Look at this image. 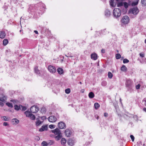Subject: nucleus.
<instances>
[{
	"label": "nucleus",
	"instance_id": "obj_1",
	"mask_svg": "<svg viewBox=\"0 0 146 146\" xmlns=\"http://www.w3.org/2000/svg\"><path fill=\"white\" fill-rule=\"evenodd\" d=\"M125 85L127 88V90L131 91L133 86V83L132 81L130 79H128L126 81Z\"/></svg>",
	"mask_w": 146,
	"mask_h": 146
},
{
	"label": "nucleus",
	"instance_id": "obj_2",
	"mask_svg": "<svg viewBox=\"0 0 146 146\" xmlns=\"http://www.w3.org/2000/svg\"><path fill=\"white\" fill-rule=\"evenodd\" d=\"M121 10L117 8L114 9L113 11V15L115 18L117 19L121 16Z\"/></svg>",
	"mask_w": 146,
	"mask_h": 146
},
{
	"label": "nucleus",
	"instance_id": "obj_3",
	"mask_svg": "<svg viewBox=\"0 0 146 146\" xmlns=\"http://www.w3.org/2000/svg\"><path fill=\"white\" fill-rule=\"evenodd\" d=\"M45 9V5L43 4H41L40 5V7L35 11L36 13L37 12L39 15L40 16V15L44 13Z\"/></svg>",
	"mask_w": 146,
	"mask_h": 146
},
{
	"label": "nucleus",
	"instance_id": "obj_4",
	"mask_svg": "<svg viewBox=\"0 0 146 146\" xmlns=\"http://www.w3.org/2000/svg\"><path fill=\"white\" fill-rule=\"evenodd\" d=\"M139 10L137 7H135L130 9L129 11V13L134 15H137L139 12Z\"/></svg>",
	"mask_w": 146,
	"mask_h": 146
},
{
	"label": "nucleus",
	"instance_id": "obj_5",
	"mask_svg": "<svg viewBox=\"0 0 146 146\" xmlns=\"http://www.w3.org/2000/svg\"><path fill=\"white\" fill-rule=\"evenodd\" d=\"M129 18L127 15L123 16L121 20L122 23L124 25L127 24L129 23Z\"/></svg>",
	"mask_w": 146,
	"mask_h": 146
},
{
	"label": "nucleus",
	"instance_id": "obj_6",
	"mask_svg": "<svg viewBox=\"0 0 146 146\" xmlns=\"http://www.w3.org/2000/svg\"><path fill=\"white\" fill-rule=\"evenodd\" d=\"M48 71L52 73H54L56 71V68L55 66L51 65L48 66Z\"/></svg>",
	"mask_w": 146,
	"mask_h": 146
},
{
	"label": "nucleus",
	"instance_id": "obj_7",
	"mask_svg": "<svg viewBox=\"0 0 146 146\" xmlns=\"http://www.w3.org/2000/svg\"><path fill=\"white\" fill-rule=\"evenodd\" d=\"M38 108L36 106H32L30 108V111L31 113H35L38 111Z\"/></svg>",
	"mask_w": 146,
	"mask_h": 146
},
{
	"label": "nucleus",
	"instance_id": "obj_8",
	"mask_svg": "<svg viewBox=\"0 0 146 146\" xmlns=\"http://www.w3.org/2000/svg\"><path fill=\"white\" fill-rule=\"evenodd\" d=\"M58 126L60 129H63L66 128L65 124L62 121H61L58 123Z\"/></svg>",
	"mask_w": 146,
	"mask_h": 146
},
{
	"label": "nucleus",
	"instance_id": "obj_9",
	"mask_svg": "<svg viewBox=\"0 0 146 146\" xmlns=\"http://www.w3.org/2000/svg\"><path fill=\"white\" fill-rule=\"evenodd\" d=\"M48 120L50 122H54L56 121L57 119L55 116L52 115L48 117Z\"/></svg>",
	"mask_w": 146,
	"mask_h": 146
},
{
	"label": "nucleus",
	"instance_id": "obj_10",
	"mask_svg": "<svg viewBox=\"0 0 146 146\" xmlns=\"http://www.w3.org/2000/svg\"><path fill=\"white\" fill-rule=\"evenodd\" d=\"M65 135L67 137H69L72 134V131L71 129H67L65 131Z\"/></svg>",
	"mask_w": 146,
	"mask_h": 146
},
{
	"label": "nucleus",
	"instance_id": "obj_11",
	"mask_svg": "<svg viewBox=\"0 0 146 146\" xmlns=\"http://www.w3.org/2000/svg\"><path fill=\"white\" fill-rule=\"evenodd\" d=\"M123 4H124V7H125V8H123V12H124L125 13L127 11V8L128 7V4L127 2H124L123 3ZM122 8L121 7V11H122Z\"/></svg>",
	"mask_w": 146,
	"mask_h": 146
},
{
	"label": "nucleus",
	"instance_id": "obj_12",
	"mask_svg": "<svg viewBox=\"0 0 146 146\" xmlns=\"http://www.w3.org/2000/svg\"><path fill=\"white\" fill-rule=\"evenodd\" d=\"M68 144L71 146L74 145L75 143V140L72 139H69L68 140Z\"/></svg>",
	"mask_w": 146,
	"mask_h": 146
},
{
	"label": "nucleus",
	"instance_id": "obj_13",
	"mask_svg": "<svg viewBox=\"0 0 146 146\" xmlns=\"http://www.w3.org/2000/svg\"><path fill=\"white\" fill-rule=\"evenodd\" d=\"M52 132L56 135L61 133L60 130L58 128H56L55 129L52 130Z\"/></svg>",
	"mask_w": 146,
	"mask_h": 146
},
{
	"label": "nucleus",
	"instance_id": "obj_14",
	"mask_svg": "<svg viewBox=\"0 0 146 146\" xmlns=\"http://www.w3.org/2000/svg\"><path fill=\"white\" fill-rule=\"evenodd\" d=\"M7 99V96L3 94H2L1 95L0 97V101L2 102H5Z\"/></svg>",
	"mask_w": 146,
	"mask_h": 146
},
{
	"label": "nucleus",
	"instance_id": "obj_15",
	"mask_svg": "<svg viewBox=\"0 0 146 146\" xmlns=\"http://www.w3.org/2000/svg\"><path fill=\"white\" fill-rule=\"evenodd\" d=\"M47 128L48 127L47 125H43L39 129V131L42 132L45 130H47Z\"/></svg>",
	"mask_w": 146,
	"mask_h": 146
},
{
	"label": "nucleus",
	"instance_id": "obj_16",
	"mask_svg": "<svg viewBox=\"0 0 146 146\" xmlns=\"http://www.w3.org/2000/svg\"><path fill=\"white\" fill-rule=\"evenodd\" d=\"M91 58L94 60H96L97 59V55L96 53L92 54L91 55Z\"/></svg>",
	"mask_w": 146,
	"mask_h": 146
},
{
	"label": "nucleus",
	"instance_id": "obj_17",
	"mask_svg": "<svg viewBox=\"0 0 146 146\" xmlns=\"http://www.w3.org/2000/svg\"><path fill=\"white\" fill-rule=\"evenodd\" d=\"M5 33L4 31H2L0 32V38H3L5 37Z\"/></svg>",
	"mask_w": 146,
	"mask_h": 146
},
{
	"label": "nucleus",
	"instance_id": "obj_18",
	"mask_svg": "<svg viewBox=\"0 0 146 146\" xmlns=\"http://www.w3.org/2000/svg\"><path fill=\"white\" fill-rule=\"evenodd\" d=\"M105 14L106 17H108L111 15L110 11L108 9L106 10L105 11Z\"/></svg>",
	"mask_w": 146,
	"mask_h": 146
},
{
	"label": "nucleus",
	"instance_id": "obj_19",
	"mask_svg": "<svg viewBox=\"0 0 146 146\" xmlns=\"http://www.w3.org/2000/svg\"><path fill=\"white\" fill-rule=\"evenodd\" d=\"M12 122L13 123V124L16 125L19 123V121L17 118H13L12 119Z\"/></svg>",
	"mask_w": 146,
	"mask_h": 146
},
{
	"label": "nucleus",
	"instance_id": "obj_20",
	"mask_svg": "<svg viewBox=\"0 0 146 146\" xmlns=\"http://www.w3.org/2000/svg\"><path fill=\"white\" fill-rule=\"evenodd\" d=\"M34 70L35 72L39 76H40L41 74H40V71L38 69V67H36L35 68Z\"/></svg>",
	"mask_w": 146,
	"mask_h": 146
},
{
	"label": "nucleus",
	"instance_id": "obj_21",
	"mask_svg": "<svg viewBox=\"0 0 146 146\" xmlns=\"http://www.w3.org/2000/svg\"><path fill=\"white\" fill-rule=\"evenodd\" d=\"M62 137V134L60 133L57 135L56 136L55 138L56 140L58 141L61 139Z\"/></svg>",
	"mask_w": 146,
	"mask_h": 146
},
{
	"label": "nucleus",
	"instance_id": "obj_22",
	"mask_svg": "<svg viewBox=\"0 0 146 146\" xmlns=\"http://www.w3.org/2000/svg\"><path fill=\"white\" fill-rule=\"evenodd\" d=\"M57 71L60 74H62L63 73V70L61 68H58L57 70Z\"/></svg>",
	"mask_w": 146,
	"mask_h": 146
},
{
	"label": "nucleus",
	"instance_id": "obj_23",
	"mask_svg": "<svg viewBox=\"0 0 146 146\" xmlns=\"http://www.w3.org/2000/svg\"><path fill=\"white\" fill-rule=\"evenodd\" d=\"M121 70L123 72H126L127 70V67L124 65H123L121 68Z\"/></svg>",
	"mask_w": 146,
	"mask_h": 146
},
{
	"label": "nucleus",
	"instance_id": "obj_24",
	"mask_svg": "<svg viewBox=\"0 0 146 146\" xmlns=\"http://www.w3.org/2000/svg\"><path fill=\"white\" fill-rule=\"evenodd\" d=\"M94 94L92 92H90L88 94V96L90 98H92L94 97Z\"/></svg>",
	"mask_w": 146,
	"mask_h": 146
},
{
	"label": "nucleus",
	"instance_id": "obj_25",
	"mask_svg": "<svg viewBox=\"0 0 146 146\" xmlns=\"http://www.w3.org/2000/svg\"><path fill=\"white\" fill-rule=\"evenodd\" d=\"M25 114L26 115V116L27 117H29L30 115H31V113L29 111H27L24 112Z\"/></svg>",
	"mask_w": 146,
	"mask_h": 146
},
{
	"label": "nucleus",
	"instance_id": "obj_26",
	"mask_svg": "<svg viewBox=\"0 0 146 146\" xmlns=\"http://www.w3.org/2000/svg\"><path fill=\"white\" fill-rule=\"evenodd\" d=\"M40 111L42 113H44L46 112V109L45 107H42Z\"/></svg>",
	"mask_w": 146,
	"mask_h": 146
},
{
	"label": "nucleus",
	"instance_id": "obj_27",
	"mask_svg": "<svg viewBox=\"0 0 146 146\" xmlns=\"http://www.w3.org/2000/svg\"><path fill=\"white\" fill-rule=\"evenodd\" d=\"M15 109L16 110H19L20 109H21V105H19V106L16 105L15 106Z\"/></svg>",
	"mask_w": 146,
	"mask_h": 146
},
{
	"label": "nucleus",
	"instance_id": "obj_28",
	"mask_svg": "<svg viewBox=\"0 0 146 146\" xmlns=\"http://www.w3.org/2000/svg\"><path fill=\"white\" fill-rule=\"evenodd\" d=\"M66 140L65 138H62L61 141V143L62 145L64 144L66 142Z\"/></svg>",
	"mask_w": 146,
	"mask_h": 146
},
{
	"label": "nucleus",
	"instance_id": "obj_29",
	"mask_svg": "<svg viewBox=\"0 0 146 146\" xmlns=\"http://www.w3.org/2000/svg\"><path fill=\"white\" fill-rule=\"evenodd\" d=\"M94 106L95 108L96 109H97L99 108L100 106V105L99 104L97 103H95L94 104Z\"/></svg>",
	"mask_w": 146,
	"mask_h": 146
},
{
	"label": "nucleus",
	"instance_id": "obj_30",
	"mask_svg": "<svg viewBox=\"0 0 146 146\" xmlns=\"http://www.w3.org/2000/svg\"><path fill=\"white\" fill-rule=\"evenodd\" d=\"M110 4L111 6L113 7H114L115 6V4L114 3L113 0H110Z\"/></svg>",
	"mask_w": 146,
	"mask_h": 146
},
{
	"label": "nucleus",
	"instance_id": "obj_31",
	"mask_svg": "<svg viewBox=\"0 0 146 146\" xmlns=\"http://www.w3.org/2000/svg\"><path fill=\"white\" fill-rule=\"evenodd\" d=\"M8 41L7 39H4L3 41V44L4 45H6L8 43Z\"/></svg>",
	"mask_w": 146,
	"mask_h": 146
},
{
	"label": "nucleus",
	"instance_id": "obj_32",
	"mask_svg": "<svg viewBox=\"0 0 146 146\" xmlns=\"http://www.w3.org/2000/svg\"><path fill=\"white\" fill-rule=\"evenodd\" d=\"M41 145L42 146H48V144L45 141H43L41 143Z\"/></svg>",
	"mask_w": 146,
	"mask_h": 146
},
{
	"label": "nucleus",
	"instance_id": "obj_33",
	"mask_svg": "<svg viewBox=\"0 0 146 146\" xmlns=\"http://www.w3.org/2000/svg\"><path fill=\"white\" fill-rule=\"evenodd\" d=\"M29 117H30L31 119L33 120H34L35 118V116L32 114L30 115Z\"/></svg>",
	"mask_w": 146,
	"mask_h": 146
},
{
	"label": "nucleus",
	"instance_id": "obj_34",
	"mask_svg": "<svg viewBox=\"0 0 146 146\" xmlns=\"http://www.w3.org/2000/svg\"><path fill=\"white\" fill-rule=\"evenodd\" d=\"M139 0H137L135 2H133L132 3V6H135L137 5L138 3Z\"/></svg>",
	"mask_w": 146,
	"mask_h": 146
},
{
	"label": "nucleus",
	"instance_id": "obj_35",
	"mask_svg": "<svg viewBox=\"0 0 146 146\" xmlns=\"http://www.w3.org/2000/svg\"><path fill=\"white\" fill-rule=\"evenodd\" d=\"M108 78H109L111 79L113 77V74L111 72H108Z\"/></svg>",
	"mask_w": 146,
	"mask_h": 146
},
{
	"label": "nucleus",
	"instance_id": "obj_36",
	"mask_svg": "<svg viewBox=\"0 0 146 146\" xmlns=\"http://www.w3.org/2000/svg\"><path fill=\"white\" fill-rule=\"evenodd\" d=\"M21 110L23 111H24L26 110L27 109V108L25 106H23L21 105Z\"/></svg>",
	"mask_w": 146,
	"mask_h": 146
},
{
	"label": "nucleus",
	"instance_id": "obj_37",
	"mask_svg": "<svg viewBox=\"0 0 146 146\" xmlns=\"http://www.w3.org/2000/svg\"><path fill=\"white\" fill-rule=\"evenodd\" d=\"M121 56L119 54H117L115 55V58L116 59H118L121 58Z\"/></svg>",
	"mask_w": 146,
	"mask_h": 146
},
{
	"label": "nucleus",
	"instance_id": "obj_38",
	"mask_svg": "<svg viewBox=\"0 0 146 146\" xmlns=\"http://www.w3.org/2000/svg\"><path fill=\"white\" fill-rule=\"evenodd\" d=\"M141 3L143 5L146 6V0H141Z\"/></svg>",
	"mask_w": 146,
	"mask_h": 146
},
{
	"label": "nucleus",
	"instance_id": "obj_39",
	"mask_svg": "<svg viewBox=\"0 0 146 146\" xmlns=\"http://www.w3.org/2000/svg\"><path fill=\"white\" fill-rule=\"evenodd\" d=\"M6 105L7 106L9 107L12 108L13 107L12 104L11 103L7 102L6 103Z\"/></svg>",
	"mask_w": 146,
	"mask_h": 146
},
{
	"label": "nucleus",
	"instance_id": "obj_40",
	"mask_svg": "<svg viewBox=\"0 0 146 146\" xmlns=\"http://www.w3.org/2000/svg\"><path fill=\"white\" fill-rule=\"evenodd\" d=\"M1 117L2 119L3 118V120L4 121H7L9 120L8 119V118L7 117H6V116H2V117Z\"/></svg>",
	"mask_w": 146,
	"mask_h": 146
},
{
	"label": "nucleus",
	"instance_id": "obj_41",
	"mask_svg": "<svg viewBox=\"0 0 146 146\" xmlns=\"http://www.w3.org/2000/svg\"><path fill=\"white\" fill-rule=\"evenodd\" d=\"M41 123V121L39 120H38V121L36 122V126H39Z\"/></svg>",
	"mask_w": 146,
	"mask_h": 146
},
{
	"label": "nucleus",
	"instance_id": "obj_42",
	"mask_svg": "<svg viewBox=\"0 0 146 146\" xmlns=\"http://www.w3.org/2000/svg\"><path fill=\"white\" fill-rule=\"evenodd\" d=\"M101 84L103 86H105L107 85V82L106 81H103L102 82Z\"/></svg>",
	"mask_w": 146,
	"mask_h": 146
},
{
	"label": "nucleus",
	"instance_id": "obj_43",
	"mask_svg": "<svg viewBox=\"0 0 146 146\" xmlns=\"http://www.w3.org/2000/svg\"><path fill=\"white\" fill-rule=\"evenodd\" d=\"M70 90L69 88H67L65 90V92L66 94H68L70 93Z\"/></svg>",
	"mask_w": 146,
	"mask_h": 146
},
{
	"label": "nucleus",
	"instance_id": "obj_44",
	"mask_svg": "<svg viewBox=\"0 0 146 146\" xmlns=\"http://www.w3.org/2000/svg\"><path fill=\"white\" fill-rule=\"evenodd\" d=\"M129 60L125 58L123 60V63H126L129 62Z\"/></svg>",
	"mask_w": 146,
	"mask_h": 146
},
{
	"label": "nucleus",
	"instance_id": "obj_45",
	"mask_svg": "<svg viewBox=\"0 0 146 146\" xmlns=\"http://www.w3.org/2000/svg\"><path fill=\"white\" fill-rule=\"evenodd\" d=\"M123 3L122 2L119 3L117 4V6L118 7H121L123 5Z\"/></svg>",
	"mask_w": 146,
	"mask_h": 146
},
{
	"label": "nucleus",
	"instance_id": "obj_46",
	"mask_svg": "<svg viewBox=\"0 0 146 146\" xmlns=\"http://www.w3.org/2000/svg\"><path fill=\"white\" fill-rule=\"evenodd\" d=\"M54 143V141L53 140H50L48 142V145H52Z\"/></svg>",
	"mask_w": 146,
	"mask_h": 146
},
{
	"label": "nucleus",
	"instance_id": "obj_47",
	"mask_svg": "<svg viewBox=\"0 0 146 146\" xmlns=\"http://www.w3.org/2000/svg\"><path fill=\"white\" fill-rule=\"evenodd\" d=\"M142 102L143 103V104L146 106V98H144L142 100Z\"/></svg>",
	"mask_w": 146,
	"mask_h": 146
},
{
	"label": "nucleus",
	"instance_id": "obj_48",
	"mask_svg": "<svg viewBox=\"0 0 146 146\" xmlns=\"http://www.w3.org/2000/svg\"><path fill=\"white\" fill-rule=\"evenodd\" d=\"M130 137L132 141L133 142L134 141L135 139L134 136L132 135H131L130 136Z\"/></svg>",
	"mask_w": 146,
	"mask_h": 146
},
{
	"label": "nucleus",
	"instance_id": "obj_49",
	"mask_svg": "<svg viewBox=\"0 0 146 146\" xmlns=\"http://www.w3.org/2000/svg\"><path fill=\"white\" fill-rule=\"evenodd\" d=\"M106 30V29H104L102 30H101V33L103 34H105L107 33L106 32H105V30Z\"/></svg>",
	"mask_w": 146,
	"mask_h": 146
},
{
	"label": "nucleus",
	"instance_id": "obj_50",
	"mask_svg": "<svg viewBox=\"0 0 146 146\" xmlns=\"http://www.w3.org/2000/svg\"><path fill=\"white\" fill-rule=\"evenodd\" d=\"M49 127L50 129H53L55 128V126L52 125H49Z\"/></svg>",
	"mask_w": 146,
	"mask_h": 146
},
{
	"label": "nucleus",
	"instance_id": "obj_51",
	"mask_svg": "<svg viewBox=\"0 0 146 146\" xmlns=\"http://www.w3.org/2000/svg\"><path fill=\"white\" fill-rule=\"evenodd\" d=\"M3 125L4 126H6L9 125L7 123V122H4L3 123Z\"/></svg>",
	"mask_w": 146,
	"mask_h": 146
},
{
	"label": "nucleus",
	"instance_id": "obj_52",
	"mask_svg": "<svg viewBox=\"0 0 146 146\" xmlns=\"http://www.w3.org/2000/svg\"><path fill=\"white\" fill-rule=\"evenodd\" d=\"M140 85L139 84H138L136 86V88L137 89H138L140 88Z\"/></svg>",
	"mask_w": 146,
	"mask_h": 146
},
{
	"label": "nucleus",
	"instance_id": "obj_53",
	"mask_svg": "<svg viewBox=\"0 0 146 146\" xmlns=\"http://www.w3.org/2000/svg\"><path fill=\"white\" fill-rule=\"evenodd\" d=\"M41 119H42L44 120L46 119V117L45 116H43L41 117Z\"/></svg>",
	"mask_w": 146,
	"mask_h": 146
},
{
	"label": "nucleus",
	"instance_id": "obj_54",
	"mask_svg": "<svg viewBox=\"0 0 146 146\" xmlns=\"http://www.w3.org/2000/svg\"><path fill=\"white\" fill-rule=\"evenodd\" d=\"M108 113L106 112L104 113V115L106 117H107L108 116Z\"/></svg>",
	"mask_w": 146,
	"mask_h": 146
},
{
	"label": "nucleus",
	"instance_id": "obj_55",
	"mask_svg": "<svg viewBox=\"0 0 146 146\" xmlns=\"http://www.w3.org/2000/svg\"><path fill=\"white\" fill-rule=\"evenodd\" d=\"M105 49H102L101 50V52H102V53H105Z\"/></svg>",
	"mask_w": 146,
	"mask_h": 146
},
{
	"label": "nucleus",
	"instance_id": "obj_56",
	"mask_svg": "<svg viewBox=\"0 0 146 146\" xmlns=\"http://www.w3.org/2000/svg\"><path fill=\"white\" fill-rule=\"evenodd\" d=\"M95 117L97 119H98L99 116L97 115H95Z\"/></svg>",
	"mask_w": 146,
	"mask_h": 146
},
{
	"label": "nucleus",
	"instance_id": "obj_57",
	"mask_svg": "<svg viewBox=\"0 0 146 146\" xmlns=\"http://www.w3.org/2000/svg\"><path fill=\"white\" fill-rule=\"evenodd\" d=\"M140 56L142 57H143L144 56V54H143L140 53Z\"/></svg>",
	"mask_w": 146,
	"mask_h": 146
},
{
	"label": "nucleus",
	"instance_id": "obj_58",
	"mask_svg": "<svg viewBox=\"0 0 146 146\" xmlns=\"http://www.w3.org/2000/svg\"><path fill=\"white\" fill-rule=\"evenodd\" d=\"M72 56H71V55L70 54H67V57H72Z\"/></svg>",
	"mask_w": 146,
	"mask_h": 146
},
{
	"label": "nucleus",
	"instance_id": "obj_59",
	"mask_svg": "<svg viewBox=\"0 0 146 146\" xmlns=\"http://www.w3.org/2000/svg\"><path fill=\"white\" fill-rule=\"evenodd\" d=\"M3 103L0 102V106H3Z\"/></svg>",
	"mask_w": 146,
	"mask_h": 146
},
{
	"label": "nucleus",
	"instance_id": "obj_60",
	"mask_svg": "<svg viewBox=\"0 0 146 146\" xmlns=\"http://www.w3.org/2000/svg\"><path fill=\"white\" fill-rule=\"evenodd\" d=\"M118 115V117H119V118H120L121 117V114H117Z\"/></svg>",
	"mask_w": 146,
	"mask_h": 146
},
{
	"label": "nucleus",
	"instance_id": "obj_61",
	"mask_svg": "<svg viewBox=\"0 0 146 146\" xmlns=\"http://www.w3.org/2000/svg\"><path fill=\"white\" fill-rule=\"evenodd\" d=\"M34 32L36 34H38V32L37 31H35Z\"/></svg>",
	"mask_w": 146,
	"mask_h": 146
},
{
	"label": "nucleus",
	"instance_id": "obj_62",
	"mask_svg": "<svg viewBox=\"0 0 146 146\" xmlns=\"http://www.w3.org/2000/svg\"><path fill=\"white\" fill-rule=\"evenodd\" d=\"M143 110L146 112V108H143Z\"/></svg>",
	"mask_w": 146,
	"mask_h": 146
},
{
	"label": "nucleus",
	"instance_id": "obj_63",
	"mask_svg": "<svg viewBox=\"0 0 146 146\" xmlns=\"http://www.w3.org/2000/svg\"><path fill=\"white\" fill-rule=\"evenodd\" d=\"M119 100H120V102H121V103H122V102H121V98L119 99Z\"/></svg>",
	"mask_w": 146,
	"mask_h": 146
},
{
	"label": "nucleus",
	"instance_id": "obj_64",
	"mask_svg": "<svg viewBox=\"0 0 146 146\" xmlns=\"http://www.w3.org/2000/svg\"><path fill=\"white\" fill-rule=\"evenodd\" d=\"M145 43H146V39H145Z\"/></svg>",
	"mask_w": 146,
	"mask_h": 146
}]
</instances>
